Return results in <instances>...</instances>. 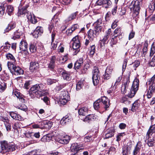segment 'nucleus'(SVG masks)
I'll return each mask as SVG.
<instances>
[{"label":"nucleus","instance_id":"f257e3e1","mask_svg":"<svg viewBox=\"0 0 155 155\" xmlns=\"http://www.w3.org/2000/svg\"><path fill=\"white\" fill-rule=\"evenodd\" d=\"M44 85L42 84H36L33 85L29 90V94L30 96L33 97L32 94L34 93L37 97L44 96L47 94V91L43 89Z\"/></svg>","mask_w":155,"mask_h":155},{"label":"nucleus","instance_id":"f03ea898","mask_svg":"<svg viewBox=\"0 0 155 155\" xmlns=\"http://www.w3.org/2000/svg\"><path fill=\"white\" fill-rule=\"evenodd\" d=\"M110 105L109 100L105 96L102 97L101 99L96 100L94 103V107L95 110H98L100 108H102L107 110Z\"/></svg>","mask_w":155,"mask_h":155},{"label":"nucleus","instance_id":"7ed1b4c3","mask_svg":"<svg viewBox=\"0 0 155 155\" xmlns=\"http://www.w3.org/2000/svg\"><path fill=\"white\" fill-rule=\"evenodd\" d=\"M141 2L138 0L133 1L129 5V8L133 11L132 16L136 18L139 14Z\"/></svg>","mask_w":155,"mask_h":155},{"label":"nucleus","instance_id":"20e7f679","mask_svg":"<svg viewBox=\"0 0 155 155\" xmlns=\"http://www.w3.org/2000/svg\"><path fill=\"white\" fill-rule=\"evenodd\" d=\"M1 153H4L11 151H13L15 150L14 146L9 144L6 141L1 142Z\"/></svg>","mask_w":155,"mask_h":155},{"label":"nucleus","instance_id":"39448f33","mask_svg":"<svg viewBox=\"0 0 155 155\" xmlns=\"http://www.w3.org/2000/svg\"><path fill=\"white\" fill-rule=\"evenodd\" d=\"M139 80L137 78L135 79L133 83L130 92L128 94L129 97H132L135 95L136 92L138 91L139 87Z\"/></svg>","mask_w":155,"mask_h":155},{"label":"nucleus","instance_id":"423d86ee","mask_svg":"<svg viewBox=\"0 0 155 155\" xmlns=\"http://www.w3.org/2000/svg\"><path fill=\"white\" fill-rule=\"evenodd\" d=\"M100 73L97 67H94L93 71L92 79L94 85H97L99 82L100 79Z\"/></svg>","mask_w":155,"mask_h":155},{"label":"nucleus","instance_id":"0eeeda50","mask_svg":"<svg viewBox=\"0 0 155 155\" xmlns=\"http://www.w3.org/2000/svg\"><path fill=\"white\" fill-rule=\"evenodd\" d=\"M155 75H154L151 78L148 79L146 82V85H149V90L153 92H155Z\"/></svg>","mask_w":155,"mask_h":155},{"label":"nucleus","instance_id":"6e6552de","mask_svg":"<svg viewBox=\"0 0 155 155\" xmlns=\"http://www.w3.org/2000/svg\"><path fill=\"white\" fill-rule=\"evenodd\" d=\"M56 141L59 143L62 144H67L68 143L70 140V137L69 136L66 135L61 138L56 137L55 138Z\"/></svg>","mask_w":155,"mask_h":155},{"label":"nucleus","instance_id":"1a4fd4ad","mask_svg":"<svg viewBox=\"0 0 155 155\" xmlns=\"http://www.w3.org/2000/svg\"><path fill=\"white\" fill-rule=\"evenodd\" d=\"M84 147L82 144H79L78 143H74L72 144L71 146V151L74 153H77L80 150H83Z\"/></svg>","mask_w":155,"mask_h":155},{"label":"nucleus","instance_id":"9d476101","mask_svg":"<svg viewBox=\"0 0 155 155\" xmlns=\"http://www.w3.org/2000/svg\"><path fill=\"white\" fill-rule=\"evenodd\" d=\"M72 46L73 49L78 51V49L80 47V43L78 36H76L72 39Z\"/></svg>","mask_w":155,"mask_h":155},{"label":"nucleus","instance_id":"9b49d317","mask_svg":"<svg viewBox=\"0 0 155 155\" xmlns=\"http://www.w3.org/2000/svg\"><path fill=\"white\" fill-rule=\"evenodd\" d=\"M102 21L101 19H98L96 22L93 24V26L94 29L99 32H100L101 31L102 28Z\"/></svg>","mask_w":155,"mask_h":155},{"label":"nucleus","instance_id":"f8f14e48","mask_svg":"<svg viewBox=\"0 0 155 155\" xmlns=\"http://www.w3.org/2000/svg\"><path fill=\"white\" fill-rule=\"evenodd\" d=\"M111 32V30L110 28L108 29V30L106 31L105 35H104L103 39L101 41V42L100 43V45L101 47L103 46L106 43V42L108 40V38L110 37Z\"/></svg>","mask_w":155,"mask_h":155},{"label":"nucleus","instance_id":"ddd939ff","mask_svg":"<svg viewBox=\"0 0 155 155\" xmlns=\"http://www.w3.org/2000/svg\"><path fill=\"white\" fill-rule=\"evenodd\" d=\"M43 32L42 28L41 27H37L32 33L33 36L37 38L41 35Z\"/></svg>","mask_w":155,"mask_h":155},{"label":"nucleus","instance_id":"4468645a","mask_svg":"<svg viewBox=\"0 0 155 155\" xmlns=\"http://www.w3.org/2000/svg\"><path fill=\"white\" fill-rule=\"evenodd\" d=\"M100 32L94 29V31L92 29H90L87 32V34L88 35V37L90 39H91L92 40H93L94 38L97 35H99Z\"/></svg>","mask_w":155,"mask_h":155},{"label":"nucleus","instance_id":"2eb2a0df","mask_svg":"<svg viewBox=\"0 0 155 155\" xmlns=\"http://www.w3.org/2000/svg\"><path fill=\"white\" fill-rule=\"evenodd\" d=\"M28 20L33 24H35L37 22L36 19L33 14L29 12H27L26 15Z\"/></svg>","mask_w":155,"mask_h":155},{"label":"nucleus","instance_id":"dca6fc26","mask_svg":"<svg viewBox=\"0 0 155 155\" xmlns=\"http://www.w3.org/2000/svg\"><path fill=\"white\" fill-rule=\"evenodd\" d=\"M72 119L71 116L68 115H66L62 118L61 120L60 123L61 124L64 125L69 122L71 121Z\"/></svg>","mask_w":155,"mask_h":155},{"label":"nucleus","instance_id":"f3484780","mask_svg":"<svg viewBox=\"0 0 155 155\" xmlns=\"http://www.w3.org/2000/svg\"><path fill=\"white\" fill-rule=\"evenodd\" d=\"M41 124V125H44L43 127L44 128L49 129L52 125V123L50 121L45 120L42 122Z\"/></svg>","mask_w":155,"mask_h":155},{"label":"nucleus","instance_id":"a211bd4d","mask_svg":"<svg viewBox=\"0 0 155 155\" xmlns=\"http://www.w3.org/2000/svg\"><path fill=\"white\" fill-rule=\"evenodd\" d=\"M154 132H155V124L150 127L147 133L146 139H149L150 136Z\"/></svg>","mask_w":155,"mask_h":155},{"label":"nucleus","instance_id":"6ab92c4d","mask_svg":"<svg viewBox=\"0 0 155 155\" xmlns=\"http://www.w3.org/2000/svg\"><path fill=\"white\" fill-rule=\"evenodd\" d=\"M28 44L26 41L23 39L21 40L20 42V50L23 51H25L27 48Z\"/></svg>","mask_w":155,"mask_h":155},{"label":"nucleus","instance_id":"aec40b11","mask_svg":"<svg viewBox=\"0 0 155 155\" xmlns=\"http://www.w3.org/2000/svg\"><path fill=\"white\" fill-rule=\"evenodd\" d=\"M38 64L36 62H31L30 63V70L31 72H34L38 68Z\"/></svg>","mask_w":155,"mask_h":155},{"label":"nucleus","instance_id":"412c9836","mask_svg":"<svg viewBox=\"0 0 155 155\" xmlns=\"http://www.w3.org/2000/svg\"><path fill=\"white\" fill-rule=\"evenodd\" d=\"M117 35L112 36V37H110V38L108 41V42H109L110 46L112 47L114 45H116L117 42Z\"/></svg>","mask_w":155,"mask_h":155},{"label":"nucleus","instance_id":"4be33fe9","mask_svg":"<svg viewBox=\"0 0 155 155\" xmlns=\"http://www.w3.org/2000/svg\"><path fill=\"white\" fill-rule=\"evenodd\" d=\"M61 73L64 79L68 81H70V80L71 78L70 77V74L69 73L64 70L62 71Z\"/></svg>","mask_w":155,"mask_h":155},{"label":"nucleus","instance_id":"5701e85b","mask_svg":"<svg viewBox=\"0 0 155 155\" xmlns=\"http://www.w3.org/2000/svg\"><path fill=\"white\" fill-rule=\"evenodd\" d=\"M88 50L89 51L88 55L90 56V57H91L94 54L95 52V46L94 45H90V47L88 48Z\"/></svg>","mask_w":155,"mask_h":155},{"label":"nucleus","instance_id":"b1692460","mask_svg":"<svg viewBox=\"0 0 155 155\" xmlns=\"http://www.w3.org/2000/svg\"><path fill=\"white\" fill-rule=\"evenodd\" d=\"M131 149V147L129 146H124L123 148V155H127L130 153V151Z\"/></svg>","mask_w":155,"mask_h":155},{"label":"nucleus","instance_id":"393cba45","mask_svg":"<svg viewBox=\"0 0 155 155\" xmlns=\"http://www.w3.org/2000/svg\"><path fill=\"white\" fill-rule=\"evenodd\" d=\"M87 109L86 107H83L80 109L78 111L79 115L85 116L87 114Z\"/></svg>","mask_w":155,"mask_h":155},{"label":"nucleus","instance_id":"a878e982","mask_svg":"<svg viewBox=\"0 0 155 155\" xmlns=\"http://www.w3.org/2000/svg\"><path fill=\"white\" fill-rule=\"evenodd\" d=\"M13 127L14 129L15 134H16V135L18 136L19 134L18 129L19 128V121H17V122H15V123Z\"/></svg>","mask_w":155,"mask_h":155},{"label":"nucleus","instance_id":"bb28decb","mask_svg":"<svg viewBox=\"0 0 155 155\" xmlns=\"http://www.w3.org/2000/svg\"><path fill=\"white\" fill-rule=\"evenodd\" d=\"M114 131L113 130H109L107 131V133L105 135V139H107L112 137L114 135Z\"/></svg>","mask_w":155,"mask_h":155},{"label":"nucleus","instance_id":"cd10ccee","mask_svg":"<svg viewBox=\"0 0 155 155\" xmlns=\"http://www.w3.org/2000/svg\"><path fill=\"white\" fill-rule=\"evenodd\" d=\"M141 146L139 143H137L136 145L133 152L134 155H136L139 152Z\"/></svg>","mask_w":155,"mask_h":155},{"label":"nucleus","instance_id":"c85d7f7f","mask_svg":"<svg viewBox=\"0 0 155 155\" xmlns=\"http://www.w3.org/2000/svg\"><path fill=\"white\" fill-rule=\"evenodd\" d=\"M140 105V102L139 100L135 101L133 104L132 107V110L134 111V110L137 109Z\"/></svg>","mask_w":155,"mask_h":155},{"label":"nucleus","instance_id":"c756f323","mask_svg":"<svg viewBox=\"0 0 155 155\" xmlns=\"http://www.w3.org/2000/svg\"><path fill=\"white\" fill-rule=\"evenodd\" d=\"M111 2L110 0H103V6L105 8H108L111 5Z\"/></svg>","mask_w":155,"mask_h":155},{"label":"nucleus","instance_id":"7c9ffc66","mask_svg":"<svg viewBox=\"0 0 155 155\" xmlns=\"http://www.w3.org/2000/svg\"><path fill=\"white\" fill-rule=\"evenodd\" d=\"M56 15L54 16V18L52 19V20L51 21V22L50 23V24L49 25L48 29L50 32H51V31L52 30V29L54 28V20L56 18Z\"/></svg>","mask_w":155,"mask_h":155},{"label":"nucleus","instance_id":"2f4dec72","mask_svg":"<svg viewBox=\"0 0 155 155\" xmlns=\"http://www.w3.org/2000/svg\"><path fill=\"white\" fill-rule=\"evenodd\" d=\"M15 27V25L12 24L8 25V26L5 30L4 33L8 32L9 31L14 28Z\"/></svg>","mask_w":155,"mask_h":155},{"label":"nucleus","instance_id":"473e14b6","mask_svg":"<svg viewBox=\"0 0 155 155\" xmlns=\"http://www.w3.org/2000/svg\"><path fill=\"white\" fill-rule=\"evenodd\" d=\"M13 10V7L12 5H8L7 7L6 11L9 15H11Z\"/></svg>","mask_w":155,"mask_h":155},{"label":"nucleus","instance_id":"72a5a7b5","mask_svg":"<svg viewBox=\"0 0 155 155\" xmlns=\"http://www.w3.org/2000/svg\"><path fill=\"white\" fill-rule=\"evenodd\" d=\"M30 51L32 53L35 52L36 51V45L35 44H31L29 48Z\"/></svg>","mask_w":155,"mask_h":155},{"label":"nucleus","instance_id":"f704fd0d","mask_svg":"<svg viewBox=\"0 0 155 155\" xmlns=\"http://www.w3.org/2000/svg\"><path fill=\"white\" fill-rule=\"evenodd\" d=\"M10 115L13 119L19 120V115L14 112H11L10 113Z\"/></svg>","mask_w":155,"mask_h":155},{"label":"nucleus","instance_id":"c9c22d12","mask_svg":"<svg viewBox=\"0 0 155 155\" xmlns=\"http://www.w3.org/2000/svg\"><path fill=\"white\" fill-rule=\"evenodd\" d=\"M1 78L2 80L6 81L8 79L9 77L4 72L3 74L1 75Z\"/></svg>","mask_w":155,"mask_h":155},{"label":"nucleus","instance_id":"e433bc0d","mask_svg":"<svg viewBox=\"0 0 155 155\" xmlns=\"http://www.w3.org/2000/svg\"><path fill=\"white\" fill-rule=\"evenodd\" d=\"M149 9L150 13H152L155 10V5L152 2L150 4V5H149Z\"/></svg>","mask_w":155,"mask_h":155},{"label":"nucleus","instance_id":"4c0bfd02","mask_svg":"<svg viewBox=\"0 0 155 155\" xmlns=\"http://www.w3.org/2000/svg\"><path fill=\"white\" fill-rule=\"evenodd\" d=\"M55 61V59H51L48 66L49 68L52 70L54 69Z\"/></svg>","mask_w":155,"mask_h":155},{"label":"nucleus","instance_id":"58836bf2","mask_svg":"<svg viewBox=\"0 0 155 155\" xmlns=\"http://www.w3.org/2000/svg\"><path fill=\"white\" fill-rule=\"evenodd\" d=\"M19 68L15 67L13 69V70L11 72L12 73H13V74L15 75H18L19 74Z\"/></svg>","mask_w":155,"mask_h":155},{"label":"nucleus","instance_id":"ea45409f","mask_svg":"<svg viewBox=\"0 0 155 155\" xmlns=\"http://www.w3.org/2000/svg\"><path fill=\"white\" fill-rule=\"evenodd\" d=\"M51 139V137H50L49 135L43 136V137L41 139V140L42 141L46 142L49 141Z\"/></svg>","mask_w":155,"mask_h":155},{"label":"nucleus","instance_id":"a19ab883","mask_svg":"<svg viewBox=\"0 0 155 155\" xmlns=\"http://www.w3.org/2000/svg\"><path fill=\"white\" fill-rule=\"evenodd\" d=\"M83 85V82L82 81H79L76 84L77 90H79L82 87Z\"/></svg>","mask_w":155,"mask_h":155},{"label":"nucleus","instance_id":"79ce46f5","mask_svg":"<svg viewBox=\"0 0 155 155\" xmlns=\"http://www.w3.org/2000/svg\"><path fill=\"white\" fill-rule=\"evenodd\" d=\"M68 96L66 94L65 91H63L61 92L60 94V99H63L65 98H68Z\"/></svg>","mask_w":155,"mask_h":155},{"label":"nucleus","instance_id":"37998d69","mask_svg":"<svg viewBox=\"0 0 155 155\" xmlns=\"http://www.w3.org/2000/svg\"><path fill=\"white\" fill-rule=\"evenodd\" d=\"M8 66L9 69L10 70L11 72L13 70V69H14L15 67L12 63L9 61L8 62Z\"/></svg>","mask_w":155,"mask_h":155},{"label":"nucleus","instance_id":"c03bdc74","mask_svg":"<svg viewBox=\"0 0 155 155\" xmlns=\"http://www.w3.org/2000/svg\"><path fill=\"white\" fill-rule=\"evenodd\" d=\"M28 6L27 5H25L24 8H22L21 10H20V15H22L25 14L27 12V8Z\"/></svg>","mask_w":155,"mask_h":155},{"label":"nucleus","instance_id":"a18cd8bd","mask_svg":"<svg viewBox=\"0 0 155 155\" xmlns=\"http://www.w3.org/2000/svg\"><path fill=\"white\" fill-rule=\"evenodd\" d=\"M77 15V13L76 12L74 13L71 14L70 16H69L68 18L67 21H70L73 19L75 18Z\"/></svg>","mask_w":155,"mask_h":155},{"label":"nucleus","instance_id":"49530a36","mask_svg":"<svg viewBox=\"0 0 155 155\" xmlns=\"http://www.w3.org/2000/svg\"><path fill=\"white\" fill-rule=\"evenodd\" d=\"M5 8L3 4L0 5V16L3 15L5 13Z\"/></svg>","mask_w":155,"mask_h":155},{"label":"nucleus","instance_id":"de8ad7c7","mask_svg":"<svg viewBox=\"0 0 155 155\" xmlns=\"http://www.w3.org/2000/svg\"><path fill=\"white\" fill-rule=\"evenodd\" d=\"M150 55L151 57L153 56L154 57H155V47H152L151 48V51L150 52Z\"/></svg>","mask_w":155,"mask_h":155},{"label":"nucleus","instance_id":"09e8293b","mask_svg":"<svg viewBox=\"0 0 155 155\" xmlns=\"http://www.w3.org/2000/svg\"><path fill=\"white\" fill-rule=\"evenodd\" d=\"M18 31V29L14 32V36L12 38V39H15L19 38V32Z\"/></svg>","mask_w":155,"mask_h":155},{"label":"nucleus","instance_id":"8fccbe9b","mask_svg":"<svg viewBox=\"0 0 155 155\" xmlns=\"http://www.w3.org/2000/svg\"><path fill=\"white\" fill-rule=\"evenodd\" d=\"M121 31V28H116L114 31V34L113 36L117 35V36L120 33Z\"/></svg>","mask_w":155,"mask_h":155},{"label":"nucleus","instance_id":"3c124183","mask_svg":"<svg viewBox=\"0 0 155 155\" xmlns=\"http://www.w3.org/2000/svg\"><path fill=\"white\" fill-rule=\"evenodd\" d=\"M111 74L105 72L104 74L103 75V78L104 80H108L110 78Z\"/></svg>","mask_w":155,"mask_h":155},{"label":"nucleus","instance_id":"603ef678","mask_svg":"<svg viewBox=\"0 0 155 155\" xmlns=\"http://www.w3.org/2000/svg\"><path fill=\"white\" fill-rule=\"evenodd\" d=\"M113 70V69L110 66H108L107 67L105 70V72L112 74V73Z\"/></svg>","mask_w":155,"mask_h":155},{"label":"nucleus","instance_id":"864d4df0","mask_svg":"<svg viewBox=\"0 0 155 155\" xmlns=\"http://www.w3.org/2000/svg\"><path fill=\"white\" fill-rule=\"evenodd\" d=\"M88 116L90 118V120H91V121L96 119L98 117V116L97 115L94 114H89Z\"/></svg>","mask_w":155,"mask_h":155},{"label":"nucleus","instance_id":"5fc2aeb1","mask_svg":"<svg viewBox=\"0 0 155 155\" xmlns=\"http://www.w3.org/2000/svg\"><path fill=\"white\" fill-rule=\"evenodd\" d=\"M148 140V142L147 143V144L148 146L150 147H152L154 145V140L153 139Z\"/></svg>","mask_w":155,"mask_h":155},{"label":"nucleus","instance_id":"6e6d98bb","mask_svg":"<svg viewBox=\"0 0 155 155\" xmlns=\"http://www.w3.org/2000/svg\"><path fill=\"white\" fill-rule=\"evenodd\" d=\"M6 88V83L3 82L0 84V89L2 91H4Z\"/></svg>","mask_w":155,"mask_h":155},{"label":"nucleus","instance_id":"4d7b16f0","mask_svg":"<svg viewBox=\"0 0 155 155\" xmlns=\"http://www.w3.org/2000/svg\"><path fill=\"white\" fill-rule=\"evenodd\" d=\"M31 81H26L25 83L24 84V87L26 89H28L29 87V86L31 84Z\"/></svg>","mask_w":155,"mask_h":155},{"label":"nucleus","instance_id":"13d9d810","mask_svg":"<svg viewBox=\"0 0 155 155\" xmlns=\"http://www.w3.org/2000/svg\"><path fill=\"white\" fill-rule=\"evenodd\" d=\"M130 83L129 78H125L124 80V84L123 85L126 86L128 87L129 84Z\"/></svg>","mask_w":155,"mask_h":155},{"label":"nucleus","instance_id":"bf43d9fd","mask_svg":"<svg viewBox=\"0 0 155 155\" xmlns=\"http://www.w3.org/2000/svg\"><path fill=\"white\" fill-rule=\"evenodd\" d=\"M127 60V59H125L124 61V63L122 66V71H124L126 67Z\"/></svg>","mask_w":155,"mask_h":155},{"label":"nucleus","instance_id":"052dcab7","mask_svg":"<svg viewBox=\"0 0 155 155\" xmlns=\"http://www.w3.org/2000/svg\"><path fill=\"white\" fill-rule=\"evenodd\" d=\"M122 77L120 76L118 77V78L116 80V82L115 83L114 86H116L120 83V82L122 79Z\"/></svg>","mask_w":155,"mask_h":155},{"label":"nucleus","instance_id":"680f3d73","mask_svg":"<svg viewBox=\"0 0 155 155\" xmlns=\"http://www.w3.org/2000/svg\"><path fill=\"white\" fill-rule=\"evenodd\" d=\"M5 124L7 131H8L10 130L11 126L10 124L9 123V122H7L6 123H5Z\"/></svg>","mask_w":155,"mask_h":155},{"label":"nucleus","instance_id":"e2e57ef3","mask_svg":"<svg viewBox=\"0 0 155 155\" xmlns=\"http://www.w3.org/2000/svg\"><path fill=\"white\" fill-rule=\"evenodd\" d=\"M56 81L55 80H52L51 79H48L47 80L48 84L51 85L54 83L56 82Z\"/></svg>","mask_w":155,"mask_h":155},{"label":"nucleus","instance_id":"0e129e2a","mask_svg":"<svg viewBox=\"0 0 155 155\" xmlns=\"http://www.w3.org/2000/svg\"><path fill=\"white\" fill-rule=\"evenodd\" d=\"M20 109L25 112L27 110V107L25 104H22L20 106Z\"/></svg>","mask_w":155,"mask_h":155},{"label":"nucleus","instance_id":"69168bd1","mask_svg":"<svg viewBox=\"0 0 155 155\" xmlns=\"http://www.w3.org/2000/svg\"><path fill=\"white\" fill-rule=\"evenodd\" d=\"M125 13V11L124 9L123 10L122 8H119L118 9V13L121 15H122L124 14Z\"/></svg>","mask_w":155,"mask_h":155},{"label":"nucleus","instance_id":"338daca9","mask_svg":"<svg viewBox=\"0 0 155 155\" xmlns=\"http://www.w3.org/2000/svg\"><path fill=\"white\" fill-rule=\"evenodd\" d=\"M135 34V32L132 30L129 35V39L130 40L133 38L134 37Z\"/></svg>","mask_w":155,"mask_h":155},{"label":"nucleus","instance_id":"774afa93","mask_svg":"<svg viewBox=\"0 0 155 155\" xmlns=\"http://www.w3.org/2000/svg\"><path fill=\"white\" fill-rule=\"evenodd\" d=\"M149 64L152 67L155 66V59H152L149 62Z\"/></svg>","mask_w":155,"mask_h":155}]
</instances>
